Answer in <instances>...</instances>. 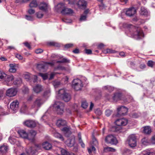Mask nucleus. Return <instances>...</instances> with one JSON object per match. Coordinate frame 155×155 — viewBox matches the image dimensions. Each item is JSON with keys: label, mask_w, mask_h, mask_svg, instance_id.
I'll list each match as a JSON object with an SVG mask.
<instances>
[{"label": "nucleus", "mask_w": 155, "mask_h": 155, "mask_svg": "<svg viewBox=\"0 0 155 155\" xmlns=\"http://www.w3.org/2000/svg\"><path fill=\"white\" fill-rule=\"evenodd\" d=\"M42 146L44 149L46 150H49L52 147L51 144L47 142L44 143L42 144Z\"/></svg>", "instance_id": "nucleus-24"}, {"label": "nucleus", "mask_w": 155, "mask_h": 155, "mask_svg": "<svg viewBox=\"0 0 155 155\" xmlns=\"http://www.w3.org/2000/svg\"><path fill=\"white\" fill-rule=\"evenodd\" d=\"M64 104L59 101L55 102L53 105L54 110L59 114H62L64 112Z\"/></svg>", "instance_id": "nucleus-2"}, {"label": "nucleus", "mask_w": 155, "mask_h": 155, "mask_svg": "<svg viewBox=\"0 0 155 155\" xmlns=\"http://www.w3.org/2000/svg\"><path fill=\"white\" fill-rule=\"evenodd\" d=\"M18 90L15 88H11L8 89L6 91V95L8 97H11L15 96Z\"/></svg>", "instance_id": "nucleus-8"}, {"label": "nucleus", "mask_w": 155, "mask_h": 155, "mask_svg": "<svg viewBox=\"0 0 155 155\" xmlns=\"http://www.w3.org/2000/svg\"><path fill=\"white\" fill-rule=\"evenodd\" d=\"M136 11L134 8H131L126 10L125 14L128 16H131L136 13Z\"/></svg>", "instance_id": "nucleus-14"}, {"label": "nucleus", "mask_w": 155, "mask_h": 155, "mask_svg": "<svg viewBox=\"0 0 155 155\" xmlns=\"http://www.w3.org/2000/svg\"><path fill=\"white\" fill-rule=\"evenodd\" d=\"M105 141L107 143L111 144H116L117 143L116 137L112 135L107 136L105 138Z\"/></svg>", "instance_id": "nucleus-6"}, {"label": "nucleus", "mask_w": 155, "mask_h": 155, "mask_svg": "<svg viewBox=\"0 0 155 155\" xmlns=\"http://www.w3.org/2000/svg\"><path fill=\"white\" fill-rule=\"evenodd\" d=\"M122 94L120 93H115L112 97V99L114 101L116 102L118 101L122 100Z\"/></svg>", "instance_id": "nucleus-16"}, {"label": "nucleus", "mask_w": 155, "mask_h": 155, "mask_svg": "<svg viewBox=\"0 0 155 155\" xmlns=\"http://www.w3.org/2000/svg\"><path fill=\"white\" fill-rule=\"evenodd\" d=\"M43 103L44 102L41 98L40 97L38 98L31 105V108L35 110H38Z\"/></svg>", "instance_id": "nucleus-3"}, {"label": "nucleus", "mask_w": 155, "mask_h": 155, "mask_svg": "<svg viewBox=\"0 0 155 155\" xmlns=\"http://www.w3.org/2000/svg\"><path fill=\"white\" fill-rule=\"evenodd\" d=\"M93 144L95 146L97 145L98 144V142L96 139L95 138H93L92 139Z\"/></svg>", "instance_id": "nucleus-54"}, {"label": "nucleus", "mask_w": 155, "mask_h": 155, "mask_svg": "<svg viewBox=\"0 0 155 155\" xmlns=\"http://www.w3.org/2000/svg\"><path fill=\"white\" fill-rule=\"evenodd\" d=\"M115 52V51L114 50H113L110 49H107L106 50V52L105 53H114Z\"/></svg>", "instance_id": "nucleus-55"}, {"label": "nucleus", "mask_w": 155, "mask_h": 155, "mask_svg": "<svg viewBox=\"0 0 155 155\" xmlns=\"http://www.w3.org/2000/svg\"><path fill=\"white\" fill-rule=\"evenodd\" d=\"M39 148L38 145L35 146L34 147H31L27 151L26 153H22L21 155H31V154H35Z\"/></svg>", "instance_id": "nucleus-9"}, {"label": "nucleus", "mask_w": 155, "mask_h": 155, "mask_svg": "<svg viewBox=\"0 0 155 155\" xmlns=\"http://www.w3.org/2000/svg\"><path fill=\"white\" fill-rule=\"evenodd\" d=\"M104 150L106 152L115 151V150L114 149L110 147H106L104 149Z\"/></svg>", "instance_id": "nucleus-44"}, {"label": "nucleus", "mask_w": 155, "mask_h": 155, "mask_svg": "<svg viewBox=\"0 0 155 155\" xmlns=\"http://www.w3.org/2000/svg\"><path fill=\"white\" fill-rule=\"evenodd\" d=\"M19 102L16 100L12 102L10 105V108L13 111V113L16 112L18 109Z\"/></svg>", "instance_id": "nucleus-10"}, {"label": "nucleus", "mask_w": 155, "mask_h": 155, "mask_svg": "<svg viewBox=\"0 0 155 155\" xmlns=\"http://www.w3.org/2000/svg\"><path fill=\"white\" fill-rule=\"evenodd\" d=\"M64 7L65 6L64 3H60L55 7V9L57 12H59L61 10H62L63 9H64Z\"/></svg>", "instance_id": "nucleus-27"}, {"label": "nucleus", "mask_w": 155, "mask_h": 155, "mask_svg": "<svg viewBox=\"0 0 155 155\" xmlns=\"http://www.w3.org/2000/svg\"><path fill=\"white\" fill-rule=\"evenodd\" d=\"M21 80L20 79L16 80L13 83L15 84L18 85L21 84Z\"/></svg>", "instance_id": "nucleus-52"}, {"label": "nucleus", "mask_w": 155, "mask_h": 155, "mask_svg": "<svg viewBox=\"0 0 155 155\" xmlns=\"http://www.w3.org/2000/svg\"><path fill=\"white\" fill-rule=\"evenodd\" d=\"M26 18L29 21H32L33 20V18L31 16H28L27 15H26L25 16Z\"/></svg>", "instance_id": "nucleus-56"}, {"label": "nucleus", "mask_w": 155, "mask_h": 155, "mask_svg": "<svg viewBox=\"0 0 155 155\" xmlns=\"http://www.w3.org/2000/svg\"><path fill=\"white\" fill-rule=\"evenodd\" d=\"M39 9L44 12H46L48 9L47 4L44 2L41 3L38 5Z\"/></svg>", "instance_id": "nucleus-17"}, {"label": "nucleus", "mask_w": 155, "mask_h": 155, "mask_svg": "<svg viewBox=\"0 0 155 155\" xmlns=\"http://www.w3.org/2000/svg\"><path fill=\"white\" fill-rule=\"evenodd\" d=\"M20 136L24 139H28V134L24 130H20L18 132Z\"/></svg>", "instance_id": "nucleus-26"}, {"label": "nucleus", "mask_w": 155, "mask_h": 155, "mask_svg": "<svg viewBox=\"0 0 155 155\" xmlns=\"http://www.w3.org/2000/svg\"><path fill=\"white\" fill-rule=\"evenodd\" d=\"M6 77V74L4 72L0 71V81L4 80Z\"/></svg>", "instance_id": "nucleus-34"}, {"label": "nucleus", "mask_w": 155, "mask_h": 155, "mask_svg": "<svg viewBox=\"0 0 155 155\" xmlns=\"http://www.w3.org/2000/svg\"><path fill=\"white\" fill-rule=\"evenodd\" d=\"M37 6L38 4L36 0H33L29 4V6L31 8L36 7Z\"/></svg>", "instance_id": "nucleus-33"}, {"label": "nucleus", "mask_w": 155, "mask_h": 155, "mask_svg": "<svg viewBox=\"0 0 155 155\" xmlns=\"http://www.w3.org/2000/svg\"><path fill=\"white\" fill-rule=\"evenodd\" d=\"M147 64L149 67H153L154 62L152 61H149L147 63Z\"/></svg>", "instance_id": "nucleus-50"}, {"label": "nucleus", "mask_w": 155, "mask_h": 155, "mask_svg": "<svg viewBox=\"0 0 155 155\" xmlns=\"http://www.w3.org/2000/svg\"><path fill=\"white\" fill-rule=\"evenodd\" d=\"M33 90L36 93H38L42 90L41 86L39 84H37L35 86H33Z\"/></svg>", "instance_id": "nucleus-21"}, {"label": "nucleus", "mask_w": 155, "mask_h": 155, "mask_svg": "<svg viewBox=\"0 0 155 155\" xmlns=\"http://www.w3.org/2000/svg\"><path fill=\"white\" fill-rule=\"evenodd\" d=\"M78 4L80 6L83 8H85L86 7L87 2L84 0H80Z\"/></svg>", "instance_id": "nucleus-29"}, {"label": "nucleus", "mask_w": 155, "mask_h": 155, "mask_svg": "<svg viewBox=\"0 0 155 155\" xmlns=\"http://www.w3.org/2000/svg\"><path fill=\"white\" fill-rule=\"evenodd\" d=\"M35 12V11L34 10L31 9H29L28 11V13L31 15L34 14Z\"/></svg>", "instance_id": "nucleus-59"}, {"label": "nucleus", "mask_w": 155, "mask_h": 155, "mask_svg": "<svg viewBox=\"0 0 155 155\" xmlns=\"http://www.w3.org/2000/svg\"><path fill=\"white\" fill-rule=\"evenodd\" d=\"M88 106V104L87 102L85 101H83L82 102L81 106L84 108H86Z\"/></svg>", "instance_id": "nucleus-40"}, {"label": "nucleus", "mask_w": 155, "mask_h": 155, "mask_svg": "<svg viewBox=\"0 0 155 155\" xmlns=\"http://www.w3.org/2000/svg\"><path fill=\"white\" fill-rule=\"evenodd\" d=\"M118 114L120 115H124L128 111V109L126 107L121 106L117 108Z\"/></svg>", "instance_id": "nucleus-13"}, {"label": "nucleus", "mask_w": 155, "mask_h": 155, "mask_svg": "<svg viewBox=\"0 0 155 155\" xmlns=\"http://www.w3.org/2000/svg\"><path fill=\"white\" fill-rule=\"evenodd\" d=\"M61 12L63 14H70L72 13L73 12L72 10L70 8H65Z\"/></svg>", "instance_id": "nucleus-25"}, {"label": "nucleus", "mask_w": 155, "mask_h": 155, "mask_svg": "<svg viewBox=\"0 0 155 155\" xmlns=\"http://www.w3.org/2000/svg\"><path fill=\"white\" fill-rule=\"evenodd\" d=\"M39 75V76L42 77L44 80H45L48 78V75L47 74L40 73Z\"/></svg>", "instance_id": "nucleus-42"}, {"label": "nucleus", "mask_w": 155, "mask_h": 155, "mask_svg": "<svg viewBox=\"0 0 155 155\" xmlns=\"http://www.w3.org/2000/svg\"><path fill=\"white\" fill-rule=\"evenodd\" d=\"M15 57L18 58L19 60H23V61L24 62L25 61V58H23V57L20 54H15Z\"/></svg>", "instance_id": "nucleus-35"}, {"label": "nucleus", "mask_w": 155, "mask_h": 155, "mask_svg": "<svg viewBox=\"0 0 155 155\" xmlns=\"http://www.w3.org/2000/svg\"><path fill=\"white\" fill-rule=\"evenodd\" d=\"M32 76L29 74H25L24 78L27 80H31V78L32 77Z\"/></svg>", "instance_id": "nucleus-41"}, {"label": "nucleus", "mask_w": 155, "mask_h": 155, "mask_svg": "<svg viewBox=\"0 0 155 155\" xmlns=\"http://www.w3.org/2000/svg\"><path fill=\"white\" fill-rule=\"evenodd\" d=\"M30 0H15V2L16 3H21L27 2Z\"/></svg>", "instance_id": "nucleus-51"}, {"label": "nucleus", "mask_w": 155, "mask_h": 155, "mask_svg": "<svg viewBox=\"0 0 155 155\" xmlns=\"http://www.w3.org/2000/svg\"><path fill=\"white\" fill-rule=\"evenodd\" d=\"M151 142L153 144H155V134L151 138Z\"/></svg>", "instance_id": "nucleus-57"}, {"label": "nucleus", "mask_w": 155, "mask_h": 155, "mask_svg": "<svg viewBox=\"0 0 155 155\" xmlns=\"http://www.w3.org/2000/svg\"><path fill=\"white\" fill-rule=\"evenodd\" d=\"M9 67L10 68L9 71L10 72L15 73L16 71V65L15 64H9Z\"/></svg>", "instance_id": "nucleus-28"}, {"label": "nucleus", "mask_w": 155, "mask_h": 155, "mask_svg": "<svg viewBox=\"0 0 155 155\" xmlns=\"http://www.w3.org/2000/svg\"><path fill=\"white\" fill-rule=\"evenodd\" d=\"M85 52L86 53H87V54H91L92 51H91L90 49H86L85 50Z\"/></svg>", "instance_id": "nucleus-62"}, {"label": "nucleus", "mask_w": 155, "mask_h": 155, "mask_svg": "<svg viewBox=\"0 0 155 155\" xmlns=\"http://www.w3.org/2000/svg\"><path fill=\"white\" fill-rule=\"evenodd\" d=\"M112 113V111L110 110H107L105 112V115L107 117L110 116Z\"/></svg>", "instance_id": "nucleus-46"}, {"label": "nucleus", "mask_w": 155, "mask_h": 155, "mask_svg": "<svg viewBox=\"0 0 155 155\" xmlns=\"http://www.w3.org/2000/svg\"><path fill=\"white\" fill-rule=\"evenodd\" d=\"M73 46V44H66L65 46L64 47L66 48H71Z\"/></svg>", "instance_id": "nucleus-60"}, {"label": "nucleus", "mask_w": 155, "mask_h": 155, "mask_svg": "<svg viewBox=\"0 0 155 155\" xmlns=\"http://www.w3.org/2000/svg\"><path fill=\"white\" fill-rule=\"evenodd\" d=\"M66 124V121L62 119L58 120L56 122V125L59 127L65 126Z\"/></svg>", "instance_id": "nucleus-18"}, {"label": "nucleus", "mask_w": 155, "mask_h": 155, "mask_svg": "<svg viewBox=\"0 0 155 155\" xmlns=\"http://www.w3.org/2000/svg\"><path fill=\"white\" fill-rule=\"evenodd\" d=\"M8 147L3 144L2 146L0 147V154H3L5 153L8 150Z\"/></svg>", "instance_id": "nucleus-23"}, {"label": "nucleus", "mask_w": 155, "mask_h": 155, "mask_svg": "<svg viewBox=\"0 0 155 155\" xmlns=\"http://www.w3.org/2000/svg\"><path fill=\"white\" fill-rule=\"evenodd\" d=\"M23 124L25 126L28 127L33 128L36 126V122L33 120H27L23 122Z\"/></svg>", "instance_id": "nucleus-12"}, {"label": "nucleus", "mask_w": 155, "mask_h": 155, "mask_svg": "<svg viewBox=\"0 0 155 155\" xmlns=\"http://www.w3.org/2000/svg\"><path fill=\"white\" fill-rule=\"evenodd\" d=\"M95 114L98 116H100L102 114V111L99 109H96L95 111Z\"/></svg>", "instance_id": "nucleus-43"}, {"label": "nucleus", "mask_w": 155, "mask_h": 155, "mask_svg": "<svg viewBox=\"0 0 155 155\" xmlns=\"http://www.w3.org/2000/svg\"><path fill=\"white\" fill-rule=\"evenodd\" d=\"M72 87L76 91H78L81 90L83 87L81 81L79 79H74L73 80L72 83Z\"/></svg>", "instance_id": "nucleus-4"}, {"label": "nucleus", "mask_w": 155, "mask_h": 155, "mask_svg": "<svg viewBox=\"0 0 155 155\" xmlns=\"http://www.w3.org/2000/svg\"><path fill=\"white\" fill-rule=\"evenodd\" d=\"M67 144L69 147H71L73 146L75 143V140L74 139H72L71 140H68Z\"/></svg>", "instance_id": "nucleus-32"}, {"label": "nucleus", "mask_w": 155, "mask_h": 155, "mask_svg": "<svg viewBox=\"0 0 155 155\" xmlns=\"http://www.w3.org/2000/svg\"><path fill=\"white\" fill-rule=\"evenodd\" d=\"M37 16L38 18H41L43 15V14L41 13V12H39L36 13Z\"/></svg>", "instance_id": "nucleus-53"}, {"label": "nucleus", "mask_w": 155, "mask_h": 155, "mask_svg": "<svg viewBox=\"0 0 155 155\" xmlns=\"http://www.w3.org/2000/svg\"><path fill=\"white\" fill-rule=\"evenodd\" d=\"M86 15H82L81 16V18H80V20L82 21H84L86 19Z\"/></svg>", "instance_id": "nucleus-61"}, {"label": "nucleus", "mask_w": 155, "mask_h": 155, "mask_svg": "<svg viewBox=\"0 0 155 155\" xmlns=\"http://www.w3.org/2000/svg\"><path fill=\"white\" fill-rule=\"evenodd\" d=\"M58 96L62 99L65 101L68 102L71 99V95L67 93L65 90L62 89L59 90L58 92Z\"/></svg>", "instance_id": "nucleus-1"}, {"label": "nucleus", "mask_w": 155, "mask_h": 155, "mask_svg": "<svg viewBox=\"0 0 155 155\" xmlns=\"http://www.w3.org/2000/svg\"><path fill=\"white\" fill-rule=\"evenodd\" d=\"M60 84L59 82L56 81H54L52 83V84L55 87H57Z\"/></svg>", "instance_id": "nucleus-49"}, {"label": "nucleus", "mask_w": 155, "mask_h": 155, "mask_svg": "<svg viewBox=\"0 0 155 155\" xmlns=\"http://www.w3.org/2000/svg\"><path fill=\"white\" fill-rule=\"evenodd\" d=\"M25 46L29 49L31 48L30 45L27 42H25L24 43Z\"/></svg>", "instance_id": "nucleus-63"}, {"label": "nucleus", "mask_w": 155, "mask_h": 155, "mask_svg": "<svg viewBox=\"0 0 155 155\" xmlns=\"http://www.w3.org/2000/svg\"><path fill=\"white\" fill-rule=\"evenodd\" d=\"M151 132V129L149 126H146L143 127V132L146 134H149Z\"/></svg>", "instance_id": "nucleus-30"}, {"label": "nucleus", "mask_w": 155, "mask_h": 155, "mask_svg": "<svg viewBox=\"0 0 155 155\" xmlns=\"http://www.w3.org/2000/svg\"><path fill=\"white\" fill-rule=\"evenodd\" d=\"M143 154L144 155H155V152H150L147 151H144Z\"/></svg>", "instance_id": "nucleus-45"}, {"label": "nucleus", "mask_w": 155, "mask_h": 155, "mask_svg": "<svg viewBox=\"0 0 155 155\" xmlns=\"http://www.w3.org/2000/svg\"><path fill=\"white\" fill-rule=\"evenodd\" d=\"M57 44H58L57 43H56L54 42H50L49 43V45H51L58 46V45H57Z\"/></svg>", "instance_id": "nucleus-64"}, {"label": "nucleus", "mask_w": 155, "mask_h": 155, "mask_svg": "<svg viewBox=\"0 0 155 155\" xmlns=\"http://www.w3.org/2000/svg\"><path fill=\"white\" fill-rule=\"evenodd\" d=\"M127 142L131 147H135L137 145L136 138L135 135L133 134L129 136Z\"/></svg>", "instance_id": "nucleus-5"}, {"label": "nucleus", "mask_w": 155, "mask_h": 155, "mask_svg": "<svg viewBox=\"0 0 155 155\" xmlns=\"http://www.w3.org/2000/svg\"><path fill=\"white\" fill-rule=\"evenodd\" d=\"M14 79V78L13 76L10 75H7L6 78H5L4 79L8 85H10L12 83Z\"/></svg>", "instance_id": "nucleus-15"}, {"label": "nucleus", "mask_w": 155, "mask_h": 155, "mask_svg": "<svg viewBox=\"0 0 155 155\" xmlns=\"http://www.w3.org/2000/svg\"><path fill=\"white\" fill-rule=\"evenodd\" d=\"M141 142L144 145H147L149 143V141L147 138L146 137H144L142 139Z\"/></svg>", "instance_id": "nucleus-36"}, {"label": "nucleus", "mask_w": 155, "mask_h": 155, "mask_svg": "<svg viewBox=\"0 0 155 155\" xmlns=\"http://www.w3.org/2000/svg\"><path fill=\"white\" fill-rule=\"evenodd\" d=\"M43 51V50L41 49H38L35 51V52L37 54L41 53Z\"/></svg>", "instance_id": "nucleus-58"}, {"label": "nucleus", "mask_w": 155, "mask_h": 155, "mask_svg": "<svg viewBox=\"0 0 155 155\" xmlns=\"http://www.w3.org/2000/svg\"><path fill=\"white\" fill-rule=\"evenodd\" d=\"M48 64H51L53 65V64L51 63H48ZM47 63H42L38 64L37 65V68L39 70H41L42 69H45L46 67V65Z\"/></svg>", "instance_id": "nucleus-22"}, {"label": "nucleus", "mask_w": 155, "mask_h": 155, "mask_svg": "<svg viewBox=\"0 0 155 155\" xmlns=\"http://www.w3.org/2000/svg\"><path fill=\"white\" fill-rule=\"evenodd\" d=\"M140 13L141 15H147L148 14V12L146 8L142 7L140 9Z\"/></svg>", "instance_id": "nucleus-31"}, {"label": "nucleus", "mask_w": 155, "mask_h": 155, "mask_svg": "<svg viewBox=\"0 0 155 155\" xmlns=\"http://www.w3.org/2000/svg\"><path fill=\"white\" fill-rule=\"evenodd\" d=\"M70 61L66 58H64L61 61H57V63H69Z\"/></svg>", "instance_id": "nucleus-37"}, {"label": "nucleus", "mask_w": 155, "mask_h": 155, "mask_svg": "<svg viewBox=\"0 0 155 155\" xmlns=\"http://www.w3.org/2000/svg\"><path fill=\"white\" fill-rule=\"evenodd\" d=\"M139 115L137 113H134L132 114H131V117L133 118H136L138 117Z\"/></svg>", "instance_id": "nucleus-47"}, {"label": "nucleus", "mask_w": 155, "mask_h": 155, "mask_svg": "<svg viewBox=\"0 0 155 155\" xmlns=\"http://www.w3.org/2000/svg\"><path fill=\"white\" fill-rule=\"evenodd\" d=\"M61 130L63 132L64 134L67 137L69 136L71 133V128L69 127H64Z\"/></svg>", "instance_id": "nucleus-20"}, {"label": "nucleus", "mask_w": 155, "mask_h": 155, "mask_svg": "<svg viewBox=\"0 0 155 155\" xmlns=\"http://www.w3.org/2000/svg\"><path fill=\"white\" fill-rule=\"evenodd\" d=\"M128 122L127 119L122 118L117 120L115 122V123L118 126H124L127 125Z\"/></svg>", "instance_id": "nucleus-11"}, {"label": "nucleus", "mask_w": 155, "mask_h": 155, "mask_svg": "<svg viewBox=\"0 0 155 155\" xmlns=\"http://www.w3.org/2000/svg\"><path fill=\"white\" fill-rule=\"evenodd\" d=\"M134 31L132 36L137 39L140 38L143 35V32L140 28L138 27H134Z\"/></svg>", "instance_id": "nucleus-7"}, {"label": "nucleus", "mask_w": 155, "mask_h": 155, "mask_svg": "<svg viewBox=\"0 0 155 155\" xmlns=\"http://www.w3.org/2000/svg\"><path fill=\"white\" fill-rule=\"evenodd\" d=\"M27 108L26 105H24L21 108L20 112L22 113H24L27 110Z\"/></svg>", "instance_id": "nucleus-39"}, {"label": "nucleus", "mask_w": 155, "mask_h": 155, "mask_svg": "<svg viewBox=\"0 0 155 155\" xmlns=\"http://www.w3.org/2000/svg\"><path fill=\"white\" fill-rule=\"evenodd\" d=\"M54 136L56 137L59 138L62 141L64 140V139L62 136L60 134L56 132L54 133Z\"/></svg>", "instance_id": "nucleus-38"}, {"label": "nucleus", "mask_w": 155, "mask_h": 155, "mask_svg": "<svg viewBox=\"0 0 155 155\" xmlns=\"http://www.w3.org/2000/svg\"><path fill=\"white\" fill-rule=\"evenodd\" d=\"M33 80L32 81H31V84L32 85V86H33L32 85L33 83H35L37 82V76L35 75L33 76Z\"/></svg>", "instance_id": "nucleus-48"}, {"label": "nucleus", "mask_w": 155, "mask_h": 155, "mask_svg": "<svg viewBox=\"0 0 155 155\" xmlns=\"http://www.w3.org/2000/svg\"><path fill=\"white\" fill-rule=\"evenodd\" d=\"M36 134V132L34 130H31L28 134V139L33 140L34 139L35 135Z\"/></svg>", "instance_id": "nucleus-19"}]
</instances>
